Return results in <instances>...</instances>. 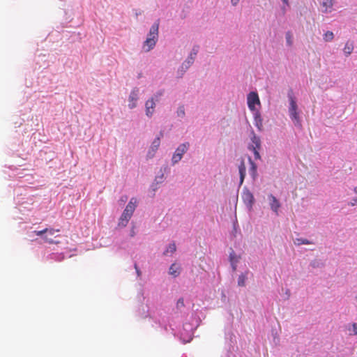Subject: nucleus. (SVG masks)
I'll return each mask as SVG.
<instances>
[{"mask_svg":"<svg viewBox=\"0 0 357 357\" xmlns=\"http://www.w3.org/2000/svg\"><path fill=\"white\" fill-rule=\"evenodd\" d=\"M348 331L349 332V335H357V324L353 323L351 326L348 327Z\"/></svg>","mask_w":357,"mask_h":357,"instance_id":"obj_24","label":"nucleus"},{"mask_svg":"<svg viewBox=\"0 0 357 357\" xmlns=\"http://www.w3.org/2000/svg\"><path fill=\"white\" fill-rule=\"evenodd\" d=\"M255 126L259 129L262 127V120L258 112L255 114Z\"/></svg>","mask_w":357,"mask_h":357,"instance_id":"obj_23","label":"nucleus"},{"mask_svg":"<svg viewBox=\"0 0 357 357\" xmlns=\"http://www.w3.org/2000/svg\"><path fill=\"white\" fill-rule=\"evenodd\" d=\"M246 278L247 277L245 274H241L238 278V285L240 287H244L245 285Z\"/></svg>","mask_w":357,"mask_h":357,"instance_id":"obj_26","label":"nucleus"},{"mask_svg":"<svg viewBox=\"0 0 357 357\" xmlns=\"http://www.w3.org/2000/svg\"><path fill=\"white\" fill-rule=\"evenodd\" d=\"M242 199L249 211L252 209L255 198L252 193L248 189H244L241 195Z\"/></svg>","mask_w":357,"mask_h":357,"instance_id":"obj_2","label":"nucleus"},{"mask_svg":"<svg viewBox=\"0 0 357 357\" xmlns=\"http://www.w3.org/2000/svg\"><path fill=\"white\" fill-rule=\"evenodd\" d=\"M286 40H287V43L289 46L292 45V44H293L292 34L289 31H288L286 33Z\"/></svg>","mask_w":357,"mask_h":357,"instance_id":"obj_29","label":"nucleus"},{"mask_svg":"<svg viewBox=\"0 0 357 357\" xmlns=\"http://www.w3.org/2000/svg\"><path fill=\"white\" fill-rule=\"evenodd\" d=\"M248 160L250 164V174H251L252 178H255L257 175V165L252 160L251 158L249 157Z\"/></svg>","mask_w":357,"mask_h":357,"instance_id":"obj_19","label":"nucleus"},{"mask_svg":"<svg viewBox=\"0 0 357 357\" xmlns=\"http://www.w3.org/2000/svg\"><path fill=\"white\" fill-rule=\"evenodd\" d=\"M239 174H240V184L243 183L245 176V165L243 160H242L238 166Z\"/></svg>","mask_w":357,"mask_h":357,"instance_id":"obj_12","label":"nucleus"},{"mask_svg":"<svg viewBox=\"0 0 357 357\" xmlns=\"http://www.w3.org/2000/svg\"><path fill=\"white\" fill-rule=\"evenodd\" d=\"M124 212H126V213H127L128 215H129L130 217H132L133 213H132L131 211H127V209H124L123 211Z\"/></svg>","mask_w":357,"mask_h":357,"instance_id":"obj_34","label":"nucleus"},{"mask_svg":"<svg viewBox=\"0 0 357 357\" xmlns=\"http://www.w3.org/2000/svg\"><path fill=\"white\" fill-rule=\"evenodd\" d=\"M137 205V200L135 197H132L130 199V202L127 204L126 209H127V211H131L132 213H134L136 207Z\"/></svg>","mask_w":357,"mask_h":357,"instance_id":"obj_14","label":"nucleus"},{"mask_svg":"<svg viewBox=\"0 0 357 357\" xmlns=\"http://www.w3.org/2000/svg\"><path fill=\"white\" fill-rule=\"evenodd\" d=\"M354 50V44L352 42H347L343 49L344 54L348 56L350 55Z\"/></svg>","mask_w":357,"mask_h":357,"instance_id":"obj_18","label":"nucleus"},{"mask_svg":"<svg viewBox=\"0 0 357 357\" xmlns=\"http://www.w3.org/2000/svg\"><path fill=\"white\" fill-rule=\"evenodd\" d=\"M157 40L152 38H146V40L144 43L143 48L145 52H149L151 50H152Z\"/></svg>","mask_w":357,"mask_h":357,"instance_id":"obj_9","label":"nucleus"},{"mask_svg":"<svg viewBox=\"0 0 357 357\" xmlns=\"http://www.w3.org/2000/svg\"><path fill=\"white\" fill-rule=\"evenodd\" d=\"M59 231H60L59 229H52V228H50V229L45 228V229H44L43 230H41V231H34V233L37 236H44V234H46V233H48L49 234H50L52 236H54L55 232H59Z\"/></svg>","mask_w":357,"mask_h":357,"instance_id":"obj_11","label":"nucleus"},{"mask_svg":"<svg viewBox=\"0 0 357 357\" xmlns=\"http://www.w3.org/2000/svg\"><path fill=\"white\" fill-rule=\"evenodd\" d=\"M189 148V143L185 142L181 144L176 150L175 153H180L181 156L183 157V155L188 151Z\"/></svg>","mask_w":357,"mask_h":357,"instance_id":"obj_17","label":"nucleus"},{"mask_svg":"<svg viewBox=\"0 0 357 357\" xmlns=\"http://www.w3.org/2000/svg\"><path fill=\"white\" fill-rule=\"evenodd\" d=\"M162 94V92H160V93H158V95H159V96H161Z\"/></svg>","mask_w":357,"mask_h":357,"instance_id":"obj_42","label":"nucleus"},{"mask_svg":"<svg viewBox=\"0 0 357 357\" xmlns=\"http://www.w3.org/2000/svg\"><path fill=\"white\" fill-rule=\"evenodd\" d=\"M251 139L252 144L249 146V149H259L261 147V140L259 137L256 136L255 135H253V137H252Z\"/></svg>","mask_w":357,"mask_h":357,"instance_id":"obj_16","label":"nucleus"},{"mask_svg":"<svg viewBox=\"0 0 357 357\" xmlns=\"http://www.w3.org/2000/svg\"><path fill=\"white\" fill-rule=\"evenodd\" d=\"M284 4H286L287 6H289V0H282Z\"/></svg>","mask_w":357,"mask_h":357,"instance_id":"obj_36","label":"nucleus"},{"mask_svg":"<svg viewBox=\"0 0 357 357\" xmlns=\"http://www.w3.org/2000/svg\"><path fill=\"white\" fill-rule=\"evenodd\" d=\"M333 38L334 35L332 31H328L324 34V40L326 42L333 40Z\"/></svg>","mask_w":357,"mask_h":357,"instance_id":"obj_27","label":"nucleus"},{"mask_svg":"<svg viewBox=\"0 0 357 357\" xmlns=\"http://www.w3.org/2000/svg\"><path fill=\"white\" fill-rule=\"evenodd\" d=\"M139 90L137 88L133 89L128 98V107L130 109H134L137 107V102L139 98L138 97Z\"/></svg>","mask_w":357,"mask_h":357,"instance_id":"obj_4","label":"nucleus"},{"mask_svg":"<svg viewBox=\"0 0 357 357\" xmlns=\"http://www.w3.org/2000/svg\"><path fill=\"white\" fill-rule=\"evenodd\" d=\"M176 244L174 243H170L168 246V248L166 249V250L164 252L163 255H169V253L170 254H173L176 252Z\"/></svg>","mask_w":357,"mask_h":357,"instance_id":"obj_21","label":"nucleus"},{"mask_svg":"<svg viewBox=\"0 0 357 357\" xmlns=\"http://www.w3.org/2000/svg\"><path fill=\"white\" fill-rule=\"evenodd\" d=\"M355 202H356V199H354V202H353L351 204V206H354L355 204Z\"/></svg>","mask_w":357,"mask_h":357,"instance_id":"obj_39","label":"nucleus"},{"mask_svg":"<svg viewBox=\"0 0 357 357\" xmlns=\"http://www.w3.org/2000/svg\"><path fill=\"white\" fill-rule=\"evenodd\" d=\"M355 202H356V199H354V202H353L351 204V206H354L355 204Z\"/></svg>","mask_w":357,"mask_h":357,"instance_id":"obj_40","label":"nucleus"},{"mask_svg":"<svg viewBox=\"0 0 357 357\" xmlns=\"http://www.w3.org/2000/svg\"><path fill=\"white\" fill-rule=\"evenodd\" d=\"M248 105L251 111H256L255 105H260L259 96L256 92H250L248 95Z\"/></svg>","mask_w":357,"mask_h":357,"instance_id":"obj_3","label":"nucleus"},{"mask_svg":"<svg viewBox=\"0 0 357 357\" xmlns=\"http://www.w3.org/2000/svg\"><path fill=\"white\" fill-rule=\"evenodd\" d=\"M121 202H125L127 200V197H124L121 198Z\"/></svg>","mask_w":357,"mask_h":357,"instance_id":"obj_37","label":"nucleus"},{"mask_svg":"<svg viewBox=\"0 0 357 357\" xmlns=\"http://www.w3.org/2000/svg\"><path fill=\"white\" fill-rule=\"evenodd\" d=\"M181 267L178 264L174 263L171 265L169 270V274L174 278L178 277L180 275Z\"/></svg>","mask_w":357,"mask_h":357,"instance_id":"obj_10","label":"nucleus"},{"mask_svg":"<svg viewBox=\"0 0 357 357\" xmlns=\"http://www.w3.org/2000/svg\"><path fill=\"white\" fill-rule=\"evenodd\" d=\"M181 158H182V157L181 156L180 153H174L172 156V163L173 164L177 163L178 162H179L181 160Z\"/></svg>","mask_w":357,"mask_h":357,"instance_id":"obj_28","label":"nucleus"},{"mask_svg":"<svg viewBox=\"0 0 357 357\" xmlns=\"http://www.w3.org/2000/svg\"><path fill=\"white\" fill-rule=\"evenodd\" d=\"M135 269H136V271H137V275H140V271H139V270L138 269L137 264H135Z\"/></svg>","mask_w":357,"mask_h":357,"instance_id":"obj_35","label":"nucleus"},{"mask_svg":"<svg viewBox=\"0 0 357 357\" xmlns=\"http://www.w3.org/2000/svg\"><path fill=\"white\" fill-rule=\"evenodd\" d=\"M289 112L291 119L296 126H301L300 118L298 112V106L293 97H290Z\"/></svg>","mask_w":357,"mask_h":357,"instance_id":"obj_1","label":"nucleus"},{"mask_svg":"<svg viewBox=\"0 0 357 357\" xmlns=\"http://www.w3.org/2000/svg\"><path fill=\"white\" fill-rule=\"evenodd\" d=\"M268 199H269V201H270V206H271V208L276 213V214H278V209L280 208V204L279 202V201L276 199V197L275 196H273V195H270L268 196Z\"/></svg>","mask_w":357,"mask_h":357,"instance_id":"obj_7","label":"nucleus"},{"mask_svg":"<svg viewBox=\"0 0 357 357\" xmlns=\"http://www.w3.org/2000/svg\"><path fill=\"white\" fill-rule=\"evenodd\" d=\"M52 235L49 234L48 233H46L43 236V238L45 242L48 243L50 244H54H54H59V241H54L52 239Z\"/></svg>","mask_w":357,"mask_h":357,"instance_id":"obj_22","label":"nucleus"},{"mask_svg":"<svg viewBox=\"0 0 357 357\" xmlns=\"http://www.w3.org/2000/svg\"><path fill=\"white\" fill-rule=\"evenodd\" d=\"M297 241L298 245L310 244L309 241H307V239H297Z\"/></svg>","mask_w":357,"mask_h":357,"instance_id":"obj_32","label":"nucleus"},{"mask_svg":"<svg viewBox=\"0 0 357 357\" xmlns=\"http://www.w3.org/2000/svg\"><path fill=\"white\" fill-rule=\"evenodd\" d=\"M158 29H159V24L158 22L154 23L150 29L149 33L147 36V38L155 39V40H158Z\"/></svg>","mask_w":357,"mask_h":357,"instance_id":"obj_6","label":"nucleus"},{"mask_svg":"<svg viewBox=\"0 0 357 357\" xmlns=\"http://www.w3.org/2000/svg\"><path fill=\"white\" fill-rule=\"evenodd\" d=\"M177 114L178 116L183 117L185 115V109L183 106L179 107L177 110Z\"/></svg>","mask_w":357,"mask_h":357,"instance_id":"obj_30","label":"nucleus"},{"mask_svg":"<svg viewBox=\"0 0 357 357\" xmlns=\"http://www.w3.org/2000/svg\"><path fill=\"white\" fill-rule=\"evenodd\" d=\"M130 218L131 217L123 211L121 216L119 218V226L123 227H126L128 225Z\"/></svg>","mask_w":357,"mask_h":357,"instance_id":"obj_13","label":"nucleus"},{"mask_svg":"<svg viewBox=\"0 0 357 357\" xmlns=\"http://www.w3.org/2000/svg\"><path fill=\"white\" fill-rule=\"evenodd\" d=\"M198 52V47H193L190 56L187 59V60L182 64V68L188 69L190 66L193 63L195 58Z\"/></svg>","mask_w":357,"mask_h":357,"instance_id":"obj_5","label":"nucleus"},{"mask_svg":"<svg viewBox=\"0 0 357 357\" xmlns=\"http://www.w3.org/2000/svg\"><path fill=\"white\" fill-rule=\"evenodd\" d=\"M354 192L357 193V186L354 188Z\"/></svg>","mask_w":357,"mask_h":357,"instance_id":"obj_41","label":"nucleus"},{"mask_svg":"<svg viewBox=\"0 0 357 357\" xmlns=\"http://www.w3.org/2000/svg\"><path fill=\"white\" fill-rule=\"evenodd\" d=\"M250 149L253 151L255 159H259L260 158V155H259V153L258 151L259 149Z\"/></svg>","mask_w":357,"mask_h":357,"instance_id":"obj_31","label":"nucleus"},{"mask_svg":"<svg viewBox=\"0 0 357 357\" xmlns=\"http://www.w3.org/2000/svg\"><path fill=\"white\" fill-rule=\"evenodd\" d=\"M230 261L231 263L234 271L236 270V264L238 262V259L236 257L234 252L230 253Z\"/></svg>","mask_w":357,"mask_h":357,"instance_id":"obj_25","label":"nucleus"},{"mask_svg":"<svg viewBox=\"0 0 357 357\" xmlns=\"http://www.w3.org/2000/svg\"><path fill=\"white\" fill-rule=\"evenodd\" d=\"M178 303H181V305H183V299H179L178 301Z\"/></svg>","mask_w":357,"mask_h":357,"instance_id":"obj_38","label":"nucleus"},{"mask_svg":"<svg viewBox=\"0 0 357 357\" xmlns=\"http://www.w3.org/2000/svg\"><path fill=\"white\" fill-rule=\"evenodd\" d=\"M231 1L234 6H236L239 2V0H231Z\"/></svg>","mask_w":357,"mask_h":357,"instance_id":"obj_33","label":"nucleus"},{"mask_svg":"<svg viewBox=\"0 0 357 357\" xmlns=\"http://www.w3.org/2000/svg\"><path fill=\"white\" fill-rule=\"evenodd\" d=\"M323 11L325 13L331 12L333 5V0H323L322 2Z\"/></svg>","mask_w":357,"mask_h":357,"instance_id":"obj_15","label":"nucleus"},{"mask_svg":"<svg viewBox=\"0 0 357 357\" xmlns=\"http://www.w3.org/2000/svg\"><path fill=\"white\" fill-rule=\"evenodd\" d=\"M160 137H158L153 140V142H152V144L151 146V149L152 150V151L153 153H155L158 150V149L160 146Z\"/></svg>","mask_w":357,"mask_h":357,"instance_id":"obj_20","label":"nucleus"},{"mask_svg":"<svg viewBox=\"0 0 357 357\" xmlns=\"http://www.w3.org/2000/svg\"><path fill=\"white\" fill-rule=\"evenodd\" d=\"M155 103L153 98L148 100L145 103L146 114L148 116H151L154 112Z\"/></svg>","mask_w":357,"mask_h":357,"instance_id":"obj_8","label":"nucleus"}]
</instances>
